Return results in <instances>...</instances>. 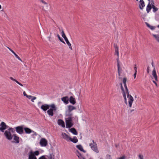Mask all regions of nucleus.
I'll list each match as a JSON object with an SVG mask.
<instances>
[{"label": "nucleus", "mask_w": 159, "mask_h": 159, "mask_svg": "<svg viewBox=\"0 0 159 159\" xmlns=\"http://www.w3.org/2000/svg\"><path fill=\"white\" fill-rule=\"evenodd\" d=\"M126 81L127 79L126 78H123V83L124 85L125 89H124L123 88L122 84L121 83H120V85L121 86V88L122 91L123 95L125 99V104L126 105H128L127 98L126 97V95H127L128 100L129 106L130 108L132 107V104L134 101V98L131 95L129 94L128 90L126 84Z\"/></svg>", "instance_id": "1"}, {"label": "nucleus", "mask_w": 159, "mask_h": 159, "mask_svg": "<svg viewBox=\"0 0 159 159\" xmlns=\"http://www.w3.org/2000/svg\"><path fill=\"white\" fill-rule=\"evenodd\" d=\"M15 132L14 128L12 127H9L8 129L6 130L4 133V134L6 138L9 140H11L13 138V135L12 133H14Z\"/></svg>", "instance_id": "2"}, {"label": "nucleus", "mask_w": 159, "mask_h": 159, "mask_svg": "<svg viewBox=\"0 0 159 159\" xmlns=\"http://www.w3.org/2000/svg\"><path fill=\"white\" fill-rule=\"evenodd\" d=\"M57 107L54 104L50 105V108L47 111L48 114L50 116H52L54 115L53 112L56 111Z\"/></svg>", "instance_id": "3"}, {"label": "nucleus", "mask_w": 159, "mask_h": 159, "mask_svg": "<svg viewBox=\"0 0 159 159\" xmlns=\"http://www.w3.org/2000/svg\"><path fill=\"white\" fill-rule=\"evenodd\" d=\"M72 116H66V128H70L73 125L72 120Z\"/></svg>", "instance_id": "4"}, {"label": "nucleus", "mask_w": 159, "mask_h": 159, "mask_svg": "<svg viewBox=\"0 0 159 159\" xmlns=\"http://www.w3.org/2000/svg\"><path fill=\"white\" fill-rule=\"evenodd\" d=\"M75 109V107L74 106L71 105L68 106V110L66 112V116H72V114L71 113V111Z\"/></svg>", "instance_id": "5"}, {"label": "nucleus", "mask_w": 159, "mask_h": 159, "mask_svg": "<svg viewBox=\"0 0 159 159\" xmlns=\"http://www.w3.org/2000/svg\"><path fill=\"white\" fill-rule=\"evenodd\" d=\"M93 143H91L89 144L92 149L97 153L99 152V151L97 148V144L94 142V140H92Z\"/></svg>", "instance_id": "6"}, {"label": "nucleus", "mask_w": 159, "mask_h": 159, "mask_svg": "<svg viewBox=\"0 0 159 159\" xmlns=\"http://www.w3.org/2000/svg\"><path fill=\"white\" fill-rule=\"evenodd\" d=\"M9 127L4 122H1L0 124V131L2 132H4L6 129H8Z\"/></svg>", "instance_id": "7"}, {"label": "nucleus", "mask_w": 159, "mask_h": 159, "mask_svg": "<svg viewBox=\"0 0 159 159\" xmlns=\"http://www.w3.org/2000/svg\"><path fill=\"white\" fill-rule=\"evenodd\" d=\"M16 132L18 134H22L24 133L23 128L22 126H20L15 128Z\"/></svg>", "instance_id": "8"}, {"label": "nucleus", "mask_w": 159, "mask_h": 159, "mask_svg": "<svg viewBox=\"0 0 159 159\" xmlns=\"http://www.w3.org/2000/svg\"><path fill=\"white\" fill-rule=\"evenodd\" d=\"M39 143L42 147H45L48 144V141L45 138H42L40 139Z\"/></svg>", "instance_id": "9"}, {"label": "nucleus", "mask_w": 159, "mask_h": 159, "mask_svg": "<svg viewBox=\"0 0 159 159\" xmlns=\"http://www.w3.org/2000/svg\"><path fill=\"white\" fill-rule=\"evenodd\" d=\"M50 107V105H49L47 104H44L41 105L40 108L44 111H46Z\"/></svg>", "instance_id": "10"}, {"label": "nucleus", "mask_w": 159, "mask_h": 159, "mask_svg": "<svg viewBox=\"0 0 159 159\" xmlns=\"http://www.w3.org/2000/svg\"><path fill=\"white\" fill-rule=\"evenodd\" d=\"M28 159H37L35 156L33 154V151L31 150L28 154Z\"/></svg>", "instance_id": "11"}, {"label": "nucleus", "mask_w": 159, "mask_h": 159, "mask_svg": "<svg viewBox=\"0 0 159 159\" xmlns=\"http://www.w3.org/2000/svg\"><path fill=\"white\" fill-rule=\"evenodd\" d=\"M24 129L25 131V133L26 134H29L31 133H33V134H34L35 135H36V133L35 132H34L28 128H25Z\"/></svg>", "instance_id": "12"}, {"label": "nucleus", "mask_w": 159, "mask_h": 159, "mask_svg": "<svg viewBox=\"0 0 159 159\" xmlns=\"http://www.w3.org/2000/svg\"><path fill=\"white\" fill-rule=\"evenodd\" d=\"M62 138L66 141L69 142L70 141V140L71 139V138L69 137L68 135L65 133H62L61 134Z\"/></svg>", "instance_id": "13"}, {"label": "nucleus", "mask_w": 159, "mask_h": 159, "mask_svg": "<svg viewBox=\"0 0 159 159\" xmlns=\"http://www.w3.org/2000/svg\"><path fill=\"white\" fill-rule=\"evenodd\" d=\"M145 6V4L143 1V0H140L139 4V8L141 10H142Z\"/></svg>", "instance_id": "14"}, {"label": "nucleus", "mask_w": 159, "mask_h": 159, "mask_svg": "<svg viewBox=\"0 0 159 159\" xmlns=\"http://www.w3.org/2000/svg\"><path fill=\"white\" fill-rule=\"evenodd\" d=\"M61 100L65 104H67L69 103V98L67 96L61 98Z\"/></svg>", "instance_id": "15"}, {"label": "nucleus", "mask_w": 159, "mask_h": 159, "mask_svg": "<svg viewBox=\"0 0 159 159\" xmlns=\"http://www.w3.org/2000/svg\"><path fill=\"white\" fill-rule=\"evenodd\" d=\"M152 74L153 77L155 79V81H158L157 76L155 68H154L152 70Z\"/></svg>", "instance_id": "16"}, {"label": "nucleus", "mask_w": 159, "mask_h": 159, "mask_svg": "<svg viewBox=\"0 0 159 159\" xmlns=\"http://www.w3.org/2000/svg\"><path fill=\"white\" fill-rule=\"evenodd\" d=\"M57 124L61 126L62 127L64 128L65 127L64 122L62 120H58L57 121Z\"/></svg>", "instance_id": "17"}, {"label": "nucleus", "mask_w": 159, "mask_h": 159, "mask_svg": "<svg viewBox=\"0 0 159 159\" xmlns=\"http://www.w3.org/2000/svg\"><path fill=\"white\" fill-rule=\"evenodd\" d=\"M15 141V142L16 143H18L19 142V137L16 135V134H14L13 135V137Z\"/></svg>", "instance_id": "18"}, {"label": "nucleus", "mask_w": 159, "mask_h": 159, "mask_svg": "<svg viewBox=\"0 0 159 159\" xmlns=\"http://www.w3.org/2000/svg\"><path fill=\"white\" fill-rule=\"evenodd\" d=\"M69 102L73 105H74L76 103V101L75 98L72 96H71L70 97Z\"/></svg>", "instance_id": "19"}, {"label": "nucleus", "mask_w": 159, "mask_h": 159, "mask_svg": "<svg viewBox=\"0 0 159 159\" xmlns=\"http://www.w3.org/2000/svg\"><path fill=\"white\" fill-rule=\"evenodd\" d=\"M65 41H66L67 44L69 48L71 50H72V48L71 47V43L69 42L68 39L67 38H65L64 39Z\"/></svg>", "instance_id": "20"}, {"label": "nucleus", "mask_w": 159, "mask_h": 159, "mask_svg": "<svg viewBox=\"0 0 159 159\" xmlns=\"http://www.w3.org/2000/svg\"><path fill=\"white\" fill-rule=\"evenodd\" d=\"M145 24L151 30H154L155 28H156V27L155 26H152L149 24L147 22H145Z\"/></svg>", "instance_id": "21"}, {"label": "nucleus", "mask_w": 159, "mask_h": 159, "mask_svg": "<svg viewBox=\"0 0 159 159\" xmlns=\"http://www.w3.org/2000/svg\"><path fill=\"white\" fill-rule=\"evenodd\" d=\"M152 8V7L150 6V3H148L146 7V11L147 13H148L150 11Z\"/></svg>", "instance_id": "22"}, {"label": "nucleus", "mask_w": 159, "mask_h": 159, "mask_svg": "<svg viewBox=\"0 0 159 159\" xmlns=\"http://www.w3.org/2000/svg\"><path fill=\"white\" fill-rule=\"evenodd\" d=\"M76 148L80 150V151L85 152L86 151L83 149L82 146L81 145H77L76 146Z\"/></svg>", "instance_id": "23"}, {"label": "nucleus", "mask_w": 159, "mask_h": 159, "mask_svg": "<svg viewBox=\"0 0 159 159\" xmlns=\"http://www.w3.org/2000/svg\"><path fill=\"white\" fill-rule=\"evenodd\" d=\"M70 141L74 143H76L78 141V140L76 137H74L73 139L71 138V139L70 140Z\"/></svg>", "instance_id": "24"}, {"label": "nucleus", "mask_w": 159, "mask_h": 159, "mask_svg": "<svg viewBox=\"0 0 159 159\" xmlns=\"http://www.w3.org/2000/svg\"><path fill=\"white\" fill-rule=\"evenodd\" d=\"M70 131L74 134L76 135L77 134V132L76 129L74 128H72L70 129Z\"/></svg>", "instance_id": "25"}, {"label": "nucleus", "mask_w": 159, "mask_h": 159, "mask_svg": "<svg viewBox=\"0 0 159 159\" xmlns=\"http://www.w3.org/2000/svg\"><path fill=\"white\" fill-rule=\"evenodd\" d=\"M10 79L11 80L16 82L17 84H19V85H20L21 86H23V85L21 84L18 81H17L16 79H14L13 77H10Z\"/></svg>", "instance_id": "26"}, {"label": "nucleus", "mask_w": 159, "mask_h": 159, "mask_svg": "<svg viewBox=\"0 0 159 159\" xmlns=\"http://www.w3.org/2000/svg\"><path fill=\"white\" fill-rule=\"evenodd\" d=\"M77 153H76V155L79 157V159H83V158H84V157H82L81 154L78 151H77Z\"/></svg>", "instance_id": "27"}, {"label": "nucleus", "mask_w": 159, "mask_h": 159, "mask_svg": "<svg viewBox=\"0 0 159 159\" xmlns=\"http://www.w3.org/2000/svg\"><path fill=\"white\" fill-rule=\"evenodd\" d=\"M117 66L118 67V75L119 76H120V72L121 71V69H120L119 63L118 61L117 62Z\"/></svg>", "instance_id": "28"}, {"label": "nucleus", "mask_w": 159, "mask_h": 159, "mask_svg": "<svg viewBox=\"0 0 159 159\" xmlns=\"http://www.w3.org/2000/svg\"><path fill=\"white\" fill-rule=\"evenodd\" d=\"M115 53L117 54L118 56H119V54L118 51V47L116 45L115 46Z\"/></svg>", "instance_id": "29"}, {"label": "nucleus", "mask_w": 159, "mask_h": 159, "mask_svg": "<svg viewBox=\"0 0 159 159\" xmlns=\"http://www.w3.org/2000/svg\"><path fill=\"white\" fill-rule=\"evenodd\" d=\"M152 35L155 38L157 41L159 42V35L152 34Z\"/></svg>", "instance_id": "30"}, {"label": "nucleus", "mask_w": 159, "mask_h": 159, "mask_svg": "<svg viewBox=\"0 0 159 159\" xmlns=\"http://www.w3.org/2000/svg\"><path fill=\"white\" fill-rule=\"evenodd\" d=\"M57 36L59 39L60 40V41H61V42H62L64 44H65V42L64 41L63 39L62 38H61L59 34H57Z\"/></svg>", "instance_id": "31"}, {"label": "nucleus", "mask_w": 159, "mask_h": 159, "mask_svg": "<svg viewBox=\"0 0 159 159\" xmlns=\"http://www.w3.org/2000/svg\"><path fill=\"white\" fill-rule=\"evenodd\" d=\"M61 34L62 36L64 39H65V38H67L63 30H61Z\"/></svg>", "instance_id": "32"}, {"label": "nucleus", "mask_w": 159, "mask_h": 159, "mask_svg": "<svg viewBox=\"0 0 159 159\" xmlns=\"http://www.w3.org/2000/svg\"><path fill=\"white\" fill-rule=\"evenodd\" d=\"M152 7L153 9V11L154 12H156L158 10V8H157V7H156L155 6H153V7Z\"/></svg>", "instance_id": "33"}, {"label": "nucleus", "mask_w": 159, "mask_h": 159, "mask_svg": "<svg viewBox=\"0 0 159 159\" xmlns=\"http://www.w3.org/2000/svg\"><path fill=\"white\" fill-rule=\"evenodd\" d=\"M33 153L35 156H38L39 154V152L38 151H36L34 152H33Z\"/></svg>", "instance_id": "34"}, {"label": "nucleus", "mask_w": 159, "mask_h": 159, "mask_svg": "<svg viewBox=\"0 0 159 159\" xmlns=\"http://www.w3.org/2000/svg\"><path fill=\"white\" fill-rule=\"evenodd\" d=\"M138 159H144L143 155L141 154H139L138 155Z\"/></svg>", "instance_id": "35"}, {"label": "nucleus", "mask_w": 159, "mask_h": 159, "mask_svg": "<svg viewBox=\"0 0 159 159\" xmlns=\"http://www.w3.org/2000/svg\"><path fill=\"white\" fill-rule=\"evenodd\" d=\"M148 3H150V6H151L152 7H153V6L154 5V1H152V2H149Z\"/></svg>", "instance_id": "36"}, {"label": "nucleus", "mask_w": 159, "mask_h": 159, "mask_svg": "<svg viewBox=\"0 0 159 159\" xmlns=\"http://www.w3.org/2000/svg\"><path fill=\"white\" fill-rule=\"evenodd\" d=\"M7 48L15 56V55H16V54L10 48H9L8 47H7Z\"/></svg>", "instance_id": "37"}, {"label": "nucleus", "mask_w": 159, "mask_h": 159, "mask_svg": "<svg viewBox=\"0 0 159 159\" xmlns=\"http://www.w3.org/2000/svg\"><path fill=\"white\" fill-rule=\"evenodd\" d=\"M39 159H47L44 155L42 156L39 158Z\"/></svg>", "instance_id": "38"}, {"label": "nucleus", "mask_w": 159, "mask_h": 159, "mask_svg": "<svg viewBox=\"0 0 159 159\" xmlns=\"http://www.w3.org/2000/svg\"><path fill=\"white\" fill-rule=\"evenodd\" d=\"M15 56L16 58L17 59H18V60L21 61H22V60L20 58L17 54L16 55H15Z\"/></svg>", "instance_id": "39"}, {"label": "nucleus", "mask_w": 159, "mask_h": 159, "mask_svg": "<svg viewBox=\"0 0 159 159\" xmlns=\"http://www.w3.org/2000/svg\"><path fill=\"white\" fill-rule=\"evenodd\" d=\"M36 99V98L35 97L33 96L31 99V101L32 102H34V100Z\"/></svg>", "instance_id": "40"}, {"label": "nucleus", "mask_w": 159, "mask_h": 159, "mask_svg": "<svg viewBox=\"0 0 159 159\" xmlns=\"http://www.w3.org/2000/svg\"><path fill=\"white\" fill-rule=\"evenodd\" d=\"M48 159H54L51 155H50L48 157Z\"/></svg>", "instance_id": "41"}, {"label": "nucleus", "mask_w": 159, "mask_h": 159, "mask_svg": "<svg viewBox=\"0 0 159 159\" xmlns=\"http://www.w3.org/2000/svg\"><path fill=\"white\" fill-rule=\"evenodd\" d=\"M32 96L31 95H27L26 96V97L28 98L29 99H30L32 97Z\"/></svg>", "instance_id": "42"}, {"label": "nucleus", "mask_w": 159, "mask_h": 159, "mask_svg": "<svg viewBox=\"0 0 159 159\" xmlns=\"http://www.w3.org/2000/svg\"><path fill=\"white\" fill-rule=\"evenodd\" d=\"M48 39H49V41L50 42H51V34H50V36L48 37Z\"/></svg>", "instance_id": "43"}, {"label": "nucleus", "mask_w": 159, "mask_h": 159, "mask_svg": "<svg viewBox=\"0 0 159 159\" xmlns=\"http://www.w3.org/2000/svg\"><path fill=\"white\" fill-rule=\"evenodd\" d=\"M41 2H42V3H43V4H45V5L47 4V2H45L43 0H41Z\"/></svg>", "instance_id": "44"}, {"label": "nucleus", "mask_w": 159, "mask_h": 159, "mask_svg": "<svg viewBox=\"0 0 159 159\" xmlns=\"http://www.w3.org/2000/svg\"><path fill=\"white\" fill-rule=\"evenodd\" d=\"M137 67L136 66V65H135V66L134 67V70H135V72H137Z\"/></svg>", "instance_id": "45"}, {"label": "nucleus", "mask_w": 159, "mask_h": 159, "mask_svg": "<svg viewBox=\"0 0 159 159\" xmlns=\"http://www.w3.org/2000/svg\"><path fill=\"white\" fill-rule=\"evenodd\" d=\"M23 95L24 96H25L26 97V96H27V95L26 94L25 92V91H24L23 93Z\"/></svg>", "instance_id": "46"}, {"label": "nucleus", "mask_w": 159, "mask_h": 159, "mask_svg": "<svg viewBox=\"0 0 159 159\" xmlns=\"http://www.w3.org/2000/svg\"><path fill=\"white\" fill-rule=\"evenodd\" d=\"M137 72H135L134 73V78H136V74H137Z\"/></svg>", "instance_id": "47"}, {"label": "nucleus", "mask_w": 159, "mask_h": 159, "mask_svg": "<svg viewBox=\"0 0 159 159\" xmlns=\"http://www.w3.org/2000/svg\"><path fill=\"white\" fill-rule=\"evenodd\" d=\"M125 157L124 156H123L121 157H120V158H119L118 159H125Z\"/></svg>", "instance_id": "48"}, {"label": "nucleus", "mask_w": 159, "mask_h": 159, "mask_svg": "<svg viewBox=\"0 0 159 159\" xmlns=\"http://www.w3.org/2000/svg\"><path fill=\"white\" fill-rule=\"evenodd\" d=\"M153 82L155 84V85H156V86H157V83H156V82H155V81H154V80H153Z\"/></svg>", "instance_id": "49"}, {"label": "nucleus", "mask_w": 159, "mask_h": 159, "mask_svg": "<svg viewBox=\"0 0 159 159\" xmlns=\"http://www.w3.org/2000/svg\"><path fill=\"white\" fill-rule=\"evenodd\" d=\"M41 103H42V102H38V105L39 106V104H41Z\"/></svg>", "instance_id": "50"}, {"label": "nucleus", "mask_w": 159, "mask_h": 159, "mask_svg": "<svg viewBox=\"0 0 159 159\" xmlns=\"http://www.w3.org/2000/svg\"><path fill=\"white\" fill-rule=\"evenodd\" d=\"M148 1H149V2H152V1H153V0H148Z\"/></svg>", "instance_id": "51"}, {"label": "nucleus", "mask_w": 159, "mask_h": 159, "mask_svg": "<svg viewBox=\"0 0 159 159\" xmlns=\"http://www.w3.org/2000/svg\"><path fill=\"white\" fill-rule=\"evenodd\" d=\"M147 72H148V73L149 72V70H148H148H147Z\"/></svg>", "instance_id": "52"}, {"label": "nucleus", "mask_w": 159, "mask_h": 159, "mask_svg": "<svg viewBox=\"0 0 159 159\" xmlns=\"http://www.w3.org/2000/svg\"><path fill=\"white\" fill-rule=\"evenodd\" d=\"M1 5H0V9H1Z\"/></svg>", "instance_id": "53"}, {"label": "nucleus", "mask_w": 159, "mask_h": 159, "mask_svg": "<svg viewBox=\"0 0 159 159\" xmlns=\"http://www.w3.org/2000/svg\"><path fill=\"white\" fill-rule=\"evenodd\" d=\"M157 27H158V28H159V25L157 26Z\"/></svg>", "instance_id": "54"}, {"label": "nucleus", "mask_w": 159, "mask_h": 159, "mask_svg": "<svg viewBox=\"0 0 159 159\" xmlns=\"http://www.w3.org/2000/svg\"><path fill=\"white\" fill-rule=\"evenodd\" d=\"M116 147H117V145H116Z\"/></svg>", "instance_id": "55"}, {"label": "nucleus", "mask_w": 159, "mask_h": 159, "mask_svg": "<svg viewBox=\"0 0 159 159\" xmlns=\"http://www.w3.org/2000/svg\"><path fill=\"white\" fill-rule=\"evenodd\" d=\"M135 98H136V96H135Z\"/></svg>", "instance_id": "56"}, {"label": "nucleus", "mask_w": 159, "mask_h": 159, "mask_svg": "<svg viewBox=\"0 0 159 159\" xmlns=\"http://www.w3.org/2000/svg\"><path fill=\"white\" fill-rule=\"evenodd\" d=\"M83 159H85V158H83Z\"/></svg>", "instance_id": "57"}, {"label": "nucleus", "mask_w": 159, "mask_h": 159, "mask_svg": "<svg viewBox=\"0 0 159 159\" xmlns=\"http://www.w3.org/2000/svg\"><path fill=\"white\" fill-rule=\"evenodd\" d=\"M89 159H92L91 158H90Z\"/></svg>", "instance_id": "58"}, {"label": "nucleus", "mask_w": 159, "mask_h": 159, "mask_svg": "<svg viewBox=\"0 0 159 159\" xmlns=\"http://www.w3.org/2000/svg\"><path fill=\"white\" fill-rule=\"evenodd\" d=\"M136 0L137 1H138L139 0Z\"/></svg>", "instance_id": "59"}]
</instances>
